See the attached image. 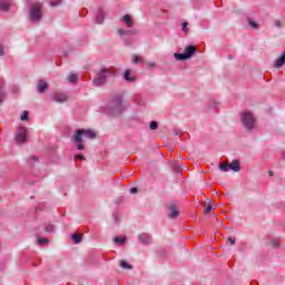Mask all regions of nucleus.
<instances>
[{
  "label": "nucleus",
  "mask_w": 285,
  "mask_h": 285,
  "mask_svg": "<svg viewBox=\"0 0 285 285\" xmlns=\"http://www.w3.org/2000/svg\"><path fill=\"white\" fill-rule=\"evenodd\" d=\"M95 137H97V134L90 129H78L72 140L77 144V150H83V139H95Z\"/></svg>",
  "instance_id": "1"
},
{
  "label": "nucleus",
  "mask_w": 285,
  "mask_h": 285,
  "mask_svg": "<svg viewBox=\"0 0 285 285\" xmlns=\"http://www.w3.org/2000/svg\"><path fill=\"white\" fill-rule=\"evenodd\" d=\"M124 110H126V107L121 104V97L117 96L111 100L107 112L111 115V117H119V114L124 112Z\"/></svg>",
  "instance_id": "2"
},
{
  "label": "nucleus",
  "mask_w": 285,
  "mask_h": 285,
  "mask_svg": "<svg viewBox=\"0 0 285 285\" xmlns=\"http://www.w3.org/2000/svg\"><path fill=\"white\" fill-rule=\"evenodd\" d=\"M29 17L31 21H41V17H43V4L41 2L31 4Z\"/></svg>",
  "instance_id": "3"
},
{
  "label": "nucleus",
  "mask_w": 285,
  "mask_h": 285,
  "mask_svg": "<svg viewBox=\"0 0 285 285\" xmlns=\"http://www.w3.org/2000/svg\"><path fill=\"white\" fill-rule=\"evenodd\" d=\"M240 121L246 130H253L255 128V116L249 111L240 114Z\"/></svg>",
  "instance_id": "4"
},
{
  "label": "nucleus",
  "mask_w": 285,
  "mask_h": 285,
  "mask_svg": "<svg viewBox=\"0 0 285 285\" xmlns=\"http://www.w3.org/2000/svg\"><path fill=\"white\" fill-rule=\"evenodd\" d=\"M195 52H197V48L190 45L185 48V51L183 53H174V57L175 59H177V61H186V59H190L193 55H195Z\"/></svg>",
  "instance_id": "5"
},
{
  "label": "nucleus",
  "mask_w": 285,
  "mask_h": 285,
  "mask_svg": "<svg viewBox=\"0 0 285 285\" xmlns=\"http://www.w3.org/2000/svg\"><path fill=\"white\" fill-rule=\"evenodd\" d=\"M28 141V129L26 127H19L16 134V142L21 145Z\"/></svg>",
  "instance_id": "6"
},
{
  "label": "nucleus",
  "mask_w": 285,
  "mask_h": 285,
  "mask_svg": "<svg viewBox=\"0 0 285 285\" xmlns=\"http://www.w3.org/2000/svg\"><path fill=\"white\" fill-rule=\"evenodd\" d=\"M108 75H110V70L108 69H102L100 72H98L97 77L94 79L95 86H104L108 79Z\"/></svg>",
  "instance_id": "7"
},
{
  "label": "nucleus",
  "mask_w": 285,
  "mask_h": 285,
  "mask_svg": "<svg viewBox=\"0 0 285 285\" xmlns=\"http://www.w3.org/2000/svg\"><path fill=\"white\" fill-rule=\"evenodd\" d=\"M51 99L56 104H63V101L68 100V96H66V94H55L53 96H51Z\"/></svg>",
  "instance_id": "8"
},
{
  "label": "nucleus",
  "mask_w": 285,
  "mask_h": 285,
  "mask_svg": "<svg viewBox=\"0 0 285 285\" xmlns=\"http://www.w3.org/2000/svg\"><path fill=\"white\" fill-rule=\"evenodd\" d=\"M138 240L140 244L148 245L153 243V237L149 234H140Z\"/></svg>",
  "instance_id": "9"
},
{
  "label": "nucleus",
  "mask_w": 285,
  "mask_h": 285,
  "mask_svg": "<svg viewBox=\"0 0 285 285\" xmlns=\"http://www.w3.org/2000/svg\"><path fill=\"white\" fill-rule=\"evenodd\" d=\"M124 79H125V81H127L128 83H135V81H137V77L130 76V69L125 70V72H124Z\"/></svg>",
  "instance_id": "10"
},
{
  "label": "nucleus",
  "mask_w": 285,
  "mask_h": 285,
  "mask_svg": "<svg viewBox=\"0 0 285 285\" xmlns=\"http://www.w3.org/2000/svg\"><path fill=\"white\" fill-rule=\"evenodd\" d=\"M37 88H38V92H40V95H43V92L48 90V82H46L45 80H39Z\"/></svg>",
  "instance_id": "11"
},
{
  "label": "nucleus",
  "mask_w": 285,
  "mask_h": 285,
  "mask_svg": "<svg viewBox=\"0 0 285 285\" xmlns=\"http://www.w3.org/2000/svg\"><path fill=\"white\" fill-rule=\"evenodd\" d=\"M179 216V210L177 209V206L176 205H170L169 206V217L171 219H175V217H178Z\"/></svg>",
  "instance_id": "12"
},
{
  "label": "nucleus",
  "mask_w": 285,
  "mask_h": 285,
  "mask_svg": "<svg viewBox=\"0 0 285 285\" xmlns=\"http://www.w3.org/2000/svg\"><path fill=\"white\" fill-rule=\"evenodd\" d=\"M0 10L8 12V10H10V0H0Z\"/></svg>",
  "instance_id": "13"
},
{
  "label": "nucleus",
  "mask_w": 285,
  "mask_h": 285,
  "mask_svg": "<svg viewBox=\"0 0 285 285\" xmlns=\"http://www.w3.org/2000/svg\"><path fill=\"white\" fill-rule=\"evenodd\" d=\"M122 21L128 28H132V26H135V22L132 21V17H130V14L124 16Z\"/></svg>",
  "instance_id": "14"
},
{
  "label": "nucleus",
  "mask_w": 285,
  "mask_h": 285,
  "mask_svg": "<svg viewBox=\"0 0 285 285\" xmlns=\"http://www.w3.org/2000/svg\"><path fill=\"white\" fill-rule=\"evenodd\" d=\"M6 83L0 79V105L3 104V99H6V90L3 89Z\"/></svg>",
  "instance_id": "15"
},
{
  "label": "nucleus",
  "mask_w": 285,
  "mask_h": 285,
  "mask_svg": "<svg viewBox=\"0 0 285 285\" xmlns=\"http://www.w3.org/2000/svg\"><path fill=\"white\" fill-rule=\"evenodd\" d=\"M242 167H239V160H233L232 164H229V170H234V173H239Z\"/></svg>",
  "instance_id": "16"
},
{
  "label": "nucleus",
  "mask_w": 285,
  "mask_h": 285,
  "mask_svg": "<svg viewBox=\"0 0 285 285\" xmlns=\"http://www.w3.org/2000/svg\"><path fill=\"white\" fill-rule=\"evenodd\" d=\"M284 63H285V51H283L281 57L278 59H276L275 68H282V66H284Z\"/></svg>",
  "instance_id": "17"
},
{
  "label": "nucleus",
  "mask_w": 285,
  "mask_h": 285,
  "mask_svg": "<svg viewBox=\"0 0 285 285\" xmlns=\"http://www.w3.org/2000/svg\"><path fill=\"white\" fill-rule=\"evenodd\" d=\"M119 37H128V35H137L135 30L118 29Z\"/></svg>",
  "instance_id": "18"
},
{
  "label": "nucleus",
  "mask_w": 285,
  "mask_h": 285,
  "mask_svg": "<svg viewBox=\"0 0 285 285\" xmlns=\"http://www.w3.org/2000/svg\"><path fill=\"white\" fill-rule=\"evenodd\" d=\"M120 268H125L126 271L132 269V266L128 264L126 261H120Z\"/></svg>",
  "instance_id": "19"
},
{
  "label": "nucleus",
  "mask_w": 285,
  "mask_h": 285,
  "mask_svg": "<svg viewBox=\"0 0 285 285\" xmlns=\"http://www.w3.org/2000/svg\"><path fill=\"white\" fill-rule=\"evenodd\" d=\"M96 23L101 24L104 23V12L99 11L96 16Z\"/></svg>",
  "instance_id": "20"
},
{
  "label": "nucleus",
  "mask_w": 285,
  "mask_h": 285,
  "mask_svg": "<svg viewBox=\"0 0 285 285\" xmlns=\"http://www.w3.org/2000/svg\"><path fill=\"white\" fill-rule=\"evenodd\" d=\"M219 169L223 170V173H228V170H230V165L229 164H222L219 166Z\"/></svg>",
  "instance_id": "21"
},
{
  "label": "nucleus",
  "mask_w": 285,
  "mask_h": 285,
  "mask_svg": "<svg viewBox=\"0 0 285 285\" xmlns=\"http://www.w3.org/2000/svg\"><path fill=\"white\" fill-rule=\"evenodd\" d=\"M70 83H75L77 81V79H79V77L77 76V73H70L68 77Z\"/></svg>",
  "instance_id": "22"
},
{
  "label": "nucleus",
  "mask_w": 285,
  "mask_h": 285,
  "mask_svg": "<svg viewBox=\"0 0 285 285\" xmlns=\"http://www.w3.org/2000/svg\"><path fill=\"white\" fill-rule=\"evenodd\" d=\"M71 238L73 239L75 244H81V235L73 234Z\"/></svg>",
  "instance_id": "23"
},
{
  "label": "nucleus",
  "mask_w": 285,
  "mask_h": 285,
  "mask_svg": "<svg viewBox=\"0 0 285 285\" xmlns=\"http://www.w3.org/2000/svg\"><path fill=\"white\" fill-rule=\"evenodd\" d=\"M272 248H279V238H274L271 242Z\"/></svg>",
  "instance_id": "24"
},
{
  "label": "nucleus",
  "mask_w": 285,
  "mask_h": 285,
  "mask_svg": "<svg viewBox=\"0 0 285 285\" xmlns=\"http://www.w3.org/2000/svg\"><path fill=\"white\" fill-rule=\"evenodd\" d=\"M149 128H150V130H157V128H159V124H157V121L153 120L149 124Z\"/></svg>",
  "instance_id": "25"
},
{
  "label": "nucleus",
  "mask_w": 285,
  "mask_h": 285,
  "mask_svg": "<svg viewBox=\"0 0 285 285\" xmlns=\"http://www.w3.org/2000/svg\"><path fill=\"white\" fill-rule=\"evenodd\" d=\"M115 244H125L126 243V238L122 237H115L114 238Z\"/></svg>",
  "instance_id": "26"
},
{
  "label": "nucleus",
  "mask_w": 285,
  "mask_h": 285,
  "mask_svg": "<svg viewBox=\"0 0 285 285\" xmlns=\"http://www.w3.org/2000/svg\"><path fill=\"white\" fill-rule=\"evenodd\" d=\"M132 63H141V57L134 55L132 56Z\"/></svg>",
  "instance_id": "27"
},
{
  "label": "nucleus",
  "mask_w": 285,
  "mask_h": 285,
  "mask_svg": "<svg viewBox=\"0 0 285 285\" xmlns=\"http://www.w3.org/2000/svg\"><path fill=\"white\" fill-rule=\"evenodd\" d=\"M248 24L254 28V30H257V28H259V24H257V22L253 21V20H248Z\"/></svg>",
  "instance_id": "28"
},
{
  "label": "nucleus",
  "mask_w": 285,
  "mask_h": 285,
  "mask_svg": "<svg viewBox=\"0 0 285 285\" xmlns=\"http://www.w3.org/2000/svg\"><path fill=\"white\" fill-rule=\"evenodd\" d=\"M28 117H29L28 111H23L22 115L20 116V119L21 121H28Z\"/></svg>",
  "instance_id": "29"
},
{
  "label": "nucleus",
  "mask_w": 285,
  "mask_h": 285,
  "mask_svg": "<svg viewBox=\"0 0 285 285\" xmlns=\"http://www.w3.org/2000/svg\"><path fill=\"white\" fill-rule=\"evenodd\" d=\"M181 28H183V32H185V35H188V22H183Z\"/></svg>",
  "instance_id": "30"
},
{
  "label": "nucleus",
  "mask_w": 285,
  "mask_h": 285,
  "mask_svg": "<svg viewBox=\"0 0 285 285\" xmlns=\"http://www.w3.org/2000/svg\"><path fill=\"white\" fill-rule=\"evenodd\" d=\"M46 233H52L55 230V225H47Z\"/></svg>",
  "instance_id": "31"
},
{
  "label": "nucleus",
  "mask_w": 285,
  "mask_h": 285,
  "mask_svg": "<svg viewBox=\"0 0 285 285\" xmlns=\"http://www.w3.org/2000/svg\"><path fill=\"white\" fill-rule=\"evenodd\" d=\"M209 106H210V108H219V102L212 101Z\"/></svg>",
  "instance_id": "32"
},
{
  "label": "nucleus",
  "mask_w": 285,
  "mask_h": 285,
  "mask_svg": "<svg viewBox=\"0 0 285 285\" xmlns=\"http://www.w3.org/2000/svg\"><path fill=\"white\" fill-rule=\"evenodd\" d=\"M274 26H275V28H282V21L274 20Z\"/></svg>",
  "instance_id": "33"
},
{
  "label": "nucleus",
  "mask_w": 285,
  "mask_h": 285,
  "mask_svg": "<svg viewBox=\"0 0 285 285\" xmlns=\"http://www.w3.org/2000/svg\"><path fill=\"white\" fill-rule=\"evenodd\" d=\"M38 244H48V238H39Z\"/></svg>",
  "instance_id": "34"
},
{
  "label": "nucleus",
  "mask_w": 285,
  "mask_h": 285,
  "mask_svg": "<svg viewBox=\"0 0 285 285\" xmlns=\"http://www.w3.org/2000/svg\"><path fill=\"white\" fill-rule=\"evenodd\" d=\"M147 68H148L149 70H153V68H155V62H148V63H147Z\"/></svg>",
  "instance_id": "35"
},
{
  "label": "nucleus",
  "mask_w": 285,
  "mask_h": 285,
  "mask_svg": "<svg viewBox=\"0 0 285 285\" xmlns=\"http://www.w3.org/2000/svg\"><path fill=\"white\" fill-rule=\"evenodd\" d=\"M210 210H213V207L210 205L204 208V213H210Z\"/></svg>",
  "instance_id": "36"
},
{
  "label": "nucleus",
  "mask_w": 285,
  "mask_h": 285,
  "mask_svg": "<svg viewBox=\"0 0 285 285\" xmlns=\"http://www.w3.org/2000/svg\"><path fill=\"white\" fill-rule=\"evenodd\" d=\"M3 55H6V52L3 50V46H0V57H3Z\"/></svg>",
  "instance_id": "37"
},
{
  "label": "nucleus",
  "mask_w": 285,
  "mask_h": 285,
  "mask_svg": "<svg viewBox=\"0 0 285 285\" xmlns=\"http://www.w3.org/2000/svg\"><path fill=\"white\" fill-rule=\"evenodd\" d=\"M130 193H131V195L137 194V187H132V188L130 189Z\"/></svg>",
  "instance_id": "38"
},
{
  "label": "nucleus",
  "mask_w": 285,
  "mask_h": 285,
  "mask_svg": "<svg viewBox=\"0 0 285 285\" xmlns=\"http://www.w3.org/2000/svg\"><path fill=\"white\" fill-rule=\"evenodd\" d=\"M76 159L83 160V159H86V157H83V155H77V156H76Z\"/></svg>",
  "instance_id": "39"
},
{
  "label": "nucleus",
  "mask_w": 285,
  "mask_h": 285,
  "mask_svg": "<svg viewBox=\"0 0 285 285\" xmlns=\"http://www.w3.org/2000/svg\"><path fill=\"white\" fill-rule=\"evenodd\" d=\"M57 6H59V2H57V1H52V2H51V7H52V8H55V7H57Z\"/></svg>",
  "instance_id": "40"
},
{
  "label": "nucleus",
  "mask_w": 285,
  "mask_h": 285,
  "mask_svg": "<svg viewBox=\"0 0 285 285\" xmlns=\"http://www.w3.org/2000/svg\"><path fill=\"white\" fill-rule=\"evenodd\" d=\"M228 242L233 245V244H235V238L229 237V238H228Z\"/></svg>",
  "instance_id": "41"
},
{
  "label": "nucleus",
  "mask_w": 285,
  "mask_h": 285,
  "mask_svg": "<svg viewBox=\"0 0 285 285\" xmlns=\"http://www.w3.org/2000/svg\"><path fill=\"white\" fill-rule=\"evenodd\" d=\"M125 43H126V46H130V43H132V41H128L125 39Z\"/></svg>",
  "instance_id": "42"
},
{
  "label": "nucleus",
  "mask_w": 285,
  "mask_h": 285,
  "mask_svg": "<svg viewBox=\"0 0 285 285\" xmlns=\"http://www.w3.org/2000/svg\"><path fill=\"white\" fill-rule=\"evenodd\" d=\"M228 59H229V60H233V55H229V56H228Z\"/></svg>",
  "instance_id": "43"
},
{
  "label": "nucleus",
  "mask_w": 285,
  "mask_h": 285,
  "mask_svg": "<svg viewBox=\"0 0 285 285\" xmlns=\"http://www.w3.org/2000/svg\"><path fill=\"white\" fill-rule=\"evenodd\" d=\"M271 177H273V171H269Z\"/></svg>",
  "instance_id": "44"
},
{
  "label": "nucleus",
  "mask_w": 285,
  "mask_h": 285,
  "mask_svg": "<svg viewBox=\"0 0 285 285\" xmlns=\"http://www.w3.org/2000/svg\"><path fill=\"white\" fill-rule=\"evenodd\" d=\"M31 159H36L37 160V157H32Z\"/></svg>",
  "instance_id": "45"
}]
</instances>
